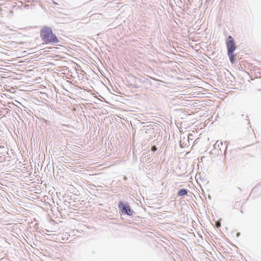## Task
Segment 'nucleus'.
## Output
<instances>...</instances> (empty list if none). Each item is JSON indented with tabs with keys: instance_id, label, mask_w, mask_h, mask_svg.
I'll return each mask as SVG.
<instances>
[{
	"instance_id": "obj_5",
	"label": "nucleus",
	"mask_w": 261,
	"mask_h": 261,
	"mask_svg": "<svg viewBox=\"0 0 261 261\" xmlns=\"http://www.w3.org/2000/svg\"><path fill=\"white\" fill-rule=\"evenodd\" d=\"M227 55L229 58V60L230 62L232 64L234 63L236 57V55H234V53L229 54V53H227Z\"/></svg>"
},
{
	"instance_id": "obj_8",
	"label": "nucleus",
	"mask_w": 261,
	"mask_h": 261,
	"mask_svg": "<svg viewBox=\"0 0 261 261\" xmlns=\"http://www.w3.org/2000/svg\"><path fill=\"white\" fill-rule=\"evenodd\" d=\"M216 226L217 228H219L221 226V223L219 222H216Z\"/></svg>"
},
{
	"instance_id": "obj_11",
	"label": "nucleus",
	"mask_w": 261,
	"mask_h": 261,
	"mask_svg": "<svg viewBox=\"0 0 261 261\" xmlns=\"http://www.w3.org/2000/svg\"><path fill=\"white\" fill-rule=\"evenodd\" d=\"M16 102L19 104V105H21V103H20L19 101H17V100H15Z\"/></svg>"
},
{
	"instance_id": "obj_7",
	"label": "nucleus",
	"mask_w": 261,
	"mask_h": 261,
	"mask_svg": "<svg viewBox=\"0 0 261 261\" xmlns=\"http://www.w3.org/2000/svg\"><path fill=\"white\" fill-rule=\"evenodd\" d=\"M187 145V143H182V141H180V146L181 148H184L185 146Z\"/></svg>"
},
{
	"instance_id": "obj_12",
	"label": "nucleus",
	"mask_w": 261,
	"mask_h": 261,
	"mask_svg": "<svg viewBox=\"0 0 261 261\" xmlns=\"http://www.w3.org/2000/svg\"><path fill=\"white\" fill-rule=\"evenodd\" d=\"M240 233L239 232H238L237 234V237H239L240 236Z\"/></svg>"
},
{
	"instance_id": "obj_4",
	"label": "nucleus",
	"mask_w": 261,
	"mask_h": 261,
	"mask_svg": "<svg viewBox=\"0 0 261 261\" xmlns=\"http://www.w3.org/2000/svg\"><path fill=\"white\" fill-rule=\"evenodd\" d=\"M188 190L186 189H181L177 192L178 196H182L188 194Z\"/></svg>"
},
{
	"instance_id": "obj_6",
	"label": "nucleus",
	"mask_w": 261,
	"mask_h": 261,
	"mask_svg": "<svg viewBox=\"0 0 261 261\" xmlns=\"http://www.w3.org/2000/svg\"><path fill=\"white\" fill-rule=\"evenodd\" d=\"M151 150L153 152H155L157 150V148L155 146H152L151 148Z\"/></svg>"
},
{
	"instance_id": "obj_1",
	"label": "nucleus",
	"mask_w": 261,
	"mask_h": 261,
	"mask_svg": "<svg viewBox=\"0 0 261 261\" xmlns=\"http://www.w3.org/2000/svg\"><path fill=\"white\" fill-rule=\"evenodd\" d=\"M40 37L43 41L46 44L57 45L59 40L53 32L52 29L47 26H44L40 30Z\"/></svg>"
},
{
	"instance_id": "obj_14",
	"label": "nucleus",
	"mask_w": 261,
	"mask_h": 261,
	"mask_svg": "<svg viewBox=\"0 0 261 261\" xmlns=\"http://www.w3.org/2000/svg\"><path fill=\"white\" fill-rule=\"evenodd\" d=\"M14 105H15V106H16V107H18L17 106H19V104H17V105H16L15 104H14Z\"/></svg>"
},
{
	"instance_id": "obj_3",
	"label": "nucleus",
	"mask_w": 261,
	"mask_h": 261,
	"mask_svg": "<svg viewBox=\"0 0 261 261\" xmlns=\"http://www.w3.org/2000/svg\"><path fill=\"white\" fill-rule=\"evenodd\" d=\"M226 45L227 49V53H234V50L237 48V46L236 45L234 40L231 36H229L227 37V40L226 41Z\"/></svg>"
},
{
	"instance_id": "obj_9",
	"label": "nucleus",
	"mask_w": 261,
	"mask_h": 261,
	"mask_svg": "<svg viewBox=\"0 0 261 261\" xmlns=\"http://www.w3.org/2000/svg\"><path fill=\"white\" fill-rule=\"evenodd\" d=\"M220 145H223V143H222V142H220V143L218 144V147H220Z\"/></svg>"
},
{
	"instance_id": "obj_15",
	"label": "nucleus",
	"mask_w": 261,
	"mask_h": 261,
	"mask_svg": "<svg viewBox=\"0 0 261 261\" xmlns=\"http://www.w3.org/2000/svg\"><path fill=\"white\" fill-rule=\"evenodd\" d=\"M14 105H15V106H16V107H18L17 106H19V104H17V105H16L15 104H14Z\"/></svg>"
},
{
	"instance_id": "obj_2",
	"label": "nucleus",
	"mask_w": 261,
	"mask_h": 261,
	"mask_svg": "<svg viewBox=\"0 0 261 261\" xmlns=\"http://www.w3.org/2000/svg\"><path fill=\"white\" fill-rule=\"evenodd\" d=\"M118 207L123 214L128 216H132L133 214V211L127 203L120 201L119 202Z\"/></svg>"
},
{
	"instance_id": "obj_10",
	"label": "nucleus",
	"mask_w": 261,
	"mask_h": 261,
	"mask_svg": "<svg viewBox=\"0 0 261 261\" xmlns=\"http://www.w3.org/2000/svg\"><path fill=\"white\" fill-rule=\"evenodd\" d=\"M218 141H217V143H216L215 144V145H214V147H215V148H216V146H217V143H218Z\"/></svg>"
},
{
	"instance_id": "obj_13",
	"label": "nucleus",
	"mask_w": 261,
	"mask_h": 261,
	"mask_svg": "<svg viewBox=\"0 0 261 261\" xmlns=\"http://www.w3.org/2000/svg\"><path fill=\"white\" fill-rule=\"evenodd\" d=\"M225 143H226V148H227V146H228V144H227V142H225Z\"/></svg>"
}]
</instances>
